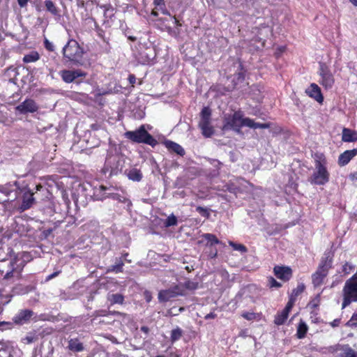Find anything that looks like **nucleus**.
<instances>
[{
	"mask_svg": "<svg viewBox=\"0 0 357 357\" xmlns=\"http://www.w3.org/2000/svg\"><path fill=\"white\" fill-rule=\"evenodd\" d=\"M314 171L308 178L312 185H324L329 181L330 173L327 169V161L322 153H316L314 155Z\"/></svg>",
	"mask_w": 357,
	"mask_h": 357,
	"instance_id": "nucleus-1",
	"label": "nucleus"
},
{
	"mask_svg": "<svg viewBox=\"0 0 357 357\" xmlns=\"http://www.w3.org/2000/svg\"><path fill=\"white\" fill-rule=\"evenodd\" d=\"M62 52L66 61L75 65L82 63L84 50L75 40H69L63 47Z\"/></svg>",
	"mask_w": 357,
	"mask_h": 357,
	"instance_id": "nucleus-2",
	"label": "nucleus"
},
{
	"mask_svg": "<svg viewBox=\"0 0 357 357\" xmlns=\"http://www.w3.org/2000/svg\"><path fill=\"white\" fill-rule=\"evenodd\" d=\"M342 309L349 305L352 302H357V273L346 281L342 289Z\"/></svg>",
	"mask_w": 357,
	"mask_h": 357,
	"instance_id": "nucleus-3",
	"label": "nucleus"
},
{
	"mask_svg": "<svg viewBox=\"0 0 357 357\" xmlns=\"http://www.w3.org/2000/svg\"><path fill=\"white\" fill-rule=\"evenodd\" d=\"M125 137L135 143H143L154 147L158 142L145 129L144 125H142L137 130L127 131Z\"/></svg>",
	"mask_w": 357,
	"mask_h": 357,
	"instance_id": "nucleus-4",
	"label": "nucleus"
},
{
	"mask_svg": "<svg viewBox=\"0 0 357 357\" xmlns=\"http://www.w3.org/2000/svg\"><path fill=\"white\" fill-rule=\"evenodd\" d=\"M318 73L320 77L319 84L326 89H331L334 84L335 79L329 67L324 63H319Z\"/></svg>",
	"mask_w": 357,
	"mask_h": 357,
	"instance_id": "nucleus-5",
	"label": "nucleus"
},
{
	"mask_svg": "<svg viewBox=\"0 0 357 357\" xmlns=\"http://www.w3.org/2000/svg\"><path fill=\"white\" fill-rule=\"evenodd\" d=\"M184 289L180 284L174 285L167 289L161 290L158 293V301L165 303L178 296L183 295Z\"/></svg>",
	"mask_w": 357,
	"mask_h": 357,
	"instance_id": "nucleus-6",
	"label": "nucleus"
},
{
	"mask_svg": "<svg viewBox=\"0 0 357 357\" xmlns=\"http://www.w3.org/2000/svg\"><path fill=\"white\" fill-rule=\"evenodd\" d=\"M243 114L241 111L235 112L233 114L225 118V127L233 129L239 132L242 128V120Z\"/></svg>",
	"mask_w": 357,
	"mask_h": 357,
	"instance_id": "nucleus-7",
	"label": "nucleus"
},
{
	"mask_svg": "<svg viewBox=\"0 0 357 357\" xmlns=\"http://www.w3.org/2000/svg\"><path fill=\"white\" fill-rule=\"evenodd\" d=\"M59 74L63 82L66 83H71L78 77H84L86 73L80 70H63L59 72Z\"/></svg>",
	"mask_w": 357,
	"mask_h": 357,
	"instance_id": "nucleus-8",
	"label": "nucleus"
},
{
	"mask_svg": "<svg viewBox=\"0 0 357 357\" xmlns=\"http://www.w3.org/2000/svg\"><path fill=\"white\" fill-rule=\"evenodd\" d=\"M34 194L35 192L33 190H28L23 193L22 202L19 208L20 211L22 212L30 208L36 203Z\"/></svg>",
	"mask_w": 357,
	"mask_h": 357,
	"instance_id": "nucleus-9",
	"label": "nucleus"
},
{
	"mask_svg": "<svg viewBox=\"0 0 357 357\" xmlns=\"http://www.w3.org/2000/svg\"><path fill=\"white\" fill-rule=\"evenodd\" d=\"M38 107L32 99H26L24 102L16 107V109L21 114L33 113L36 112Z\"/></svg>",
	"mask_w": 357,
	"mask_h": 357,
	"instance_id": "nucleus-10",
	"label": "nucleus"
},
{
	"mask_svg": "<svg viewBox=\"0 0 357 357\" xmlns=\"http://www.w3.org/2000/svg\"><path fill=\"white\" fill-rule=\"evenodd\" d=\"M33 312L29 309L20 310L13 317V321L20 325L27 323L33 315Z\"/></svg>",
	"mask_w": 357,
	"mask_h": 357,
	"instance_id": "nucleus-11",
	"label": "nucleus"
},
{
	"mask_svg": "<svg viewBox=\"0 0 357 357\" xmlns=\"http://www.w3.org/2000/svg\"><path fill=\"white\" fill-rule=\"evenodd\" d=\"M275 275L284 282L288 281L292 276V271L288 266H276L273 268Z\"/></svg>",
	"mask_w": 357,
	"mask_h": 357,
	"instance_id": "nucleus-12",
	"label": "nucleus"
},
{
	"mask_svg": "<svg viewBox=\"0 0 357 357\" xmlns=\"http://www.w3.org/2000/svg\"><path fill=\"white\" fill-rule=\"evenodd\" d=\"M18 259L17 257L13 259L9 264L10 270L8 271L3 277L4 280H9L15 275V271H22L24 267V261H22L20 264H17Z\"/></svg>",
	"mask_w": 357,
	"mask_h": 357,
	"instance_id": "nucleus-13",
	"label": "nucleus"
},
{
	"mask_svg": "<svg viewBox=\"0 0 357 357\" xmlns=\"http://www.w3.org/2000/svg\"><path fill=\"white\" fill-rule=\"evenodd\" d=\"M333 258V254L331 251H326L317 268L328 273L332 268Z\"/></svg>",
	"mask_w": 357,
	"mask_h": 357,
	"instance_id": "nucleus-14",
	"label": "nucleus"
},
{
	"mask_svg": "<svg viewBox=\"0 0 357 357\" xmlns=\"http://www.w3.org/2000/svg\"><path fill=\"white\" fill-rule=\"evenodd\" d=\"M357 155V149L347 150L338 158V165L341 167L347 165Z\"/></svg>",
	"mask_w": 357,
	"mask_h": 357,
	"instance_id": "nucleus-15",
	"label": "nucleus"
},
{
	"mask_svg": "<svg viewBox=\"0 0 357 357\" xmlns=\"http://www.w3.org/2000/svg\"><path fill=\"white\" fill-rule=\"evenodd\" d=\"M306 93L309 96L314 98L317 102H321L323 101L324 98L321 93V89L317 84H312L306 90Z\"/></svg>",
	"mask_w": 357,
	"mask_h": 357,
	"instance_id": "nucleus-16",
	"label": "nucleus"
},
{
	"mask_svg": "<svg viewBox=\"0 0 357 357\" xmlns=\"http://www.w3.org/2000/svg\"><path fill=\"white\" fill-rule=\"evenodd\" d=\"M328 273L326 271H322L319 268L312 275V282L314 287L320 286L323 282L324 278L327 276Z\"/></svg>",
	"mask_w": 357,
	"mask_h": 357,
	"instance_id": "nucleus-17",
	"label": "nucleus"
},
{
	"mask_svg": "<svg viewBox=\"0 0 357 357\" xmlns=\"http://www.w3.org/2000/svg\"><path fill=\"white\" fill-rule=\"evenodd\" d=\"M34 287L31 285H24L22 284H17L12 289V293L14 295H24L32 291Z\"/></svg>",
	"mask_w": 357,
	"mask_h": 357,
	"instance_id": "nucleus-18",
	"label": "nucleus"
},
{
	"mask_svg": "<svg viewBox=\"0 0 357 357\" xmlns=\"http://www.w3.org/2000/svg\"><path fill=\"white\" fill-rule=\"evenodd\" d=\"M342 140L345 142L357 141V131L344 128L342 134Z\"/></svg>",
	"mask_w": 357,
	"mask_h": 357,
	"instance_id": "nucleus-19",
	"label": "nucleus"
},
{
	"mask_svg": "<svg viewBox=\"0 0 357 357\" xmlns=\"http://www.w3.org/2000/svg\"><path fill=\"white\" fill-rule=\"evenodd\" d=\"M165 146L169 150L172 151L178 155L183 156L185 154V151L183 148L179 145L178 144L170 140H166L164 142Z\"/></svg>",
	"mask_w": 357,
	"mask_h": 357,
	"instance_id": "nucleus-20",
	"label": "nucleus"
},
{
	"mask_svg": "<svg viewBox=\"0 0 357 357\" xmlns=\"http://www.w3.org/2000/svg\"><path fill=\"white\" fill-rule=\"evenodd\" d=\"M68 348L73 352H80L84 349L83 344L78 339H70L68 341Z\"/></svg>",
	"mask_w": 357,
	"mask_h": 357,
	"instance_id": "nucleus-21",
	"label": "nucleus"
},
{
	"mask_svg": "<svg viewBox=\"0 0 357 357\" xmlns=\"http://www.w3.org/2000/svg\"><path fill=\"white\" fill-rule=\"evenodd\" d=\"M199 127L201 128L203 135L206 137H211L214 132L211 123H199Z\"/></svg>",
	"mask_w": 357,
	"mask_h": 357,
	"instance_id": "nucleus-22",
	"label": "nucleus"
},
{
	"mask_svg": "<svg viewBox=\"0 0 357 357\" xmlns=\"http://www.w3.org/2000/svg\"><path fill=\"white\" fill-rule=\"evenodd\" d=\"M308 330L307 324L302 320L298 324L296 335L298 339L305 337Z\"/></svg>",
	"mask_w": 357,
	"mask_h": 357,
	"instance_id": "nucleus-23",
	"label": "nucleus"
},
{
	"mask_svg": "<svg viewBox=\"0 0 357 357\" xmlns=\"http://www.w3.org/2000/svg\"><path fill=\"white\" fill-rule=\"evenodd\" d=\"M289 315V312L282 310L280 312L278 313L274 319L275 324L280 326L282 325L284 321L287 320Z\"/></svg>",
	"mask_w": 357,
	"mask_h": 357,
	"instance_id": "nucleus-24",
	"label": "nucleus"
},
{
	"mask_svg": "<svg viewBox=\"0 0 357 357\" xmlns=\"http://www.w3.org/2000/svg\"><path fill=\"white\" fill-rule=\"evenodd\" d=\"M127 176L130 180L133 181H140L142 178V174L140 170L137 169H130Z\"/></svg>",
	"mask_w": 357,
	"mask_h": 357,
	"instance_id": "nucleus-25",
	"label": "nucleus"
},
{
	"mask_svg": "<svg viewBox=\"0 0 357 357\" xmlns=\"http://www.w3.org/2000/svg\"><path fill=\"white\" fill-rule=\"evenodd\" d=\"M340 357H357V351H355L349 345H344Z\"/></svg>",
	"mask_w": 357,
	"mask_h": 357,
	"instance_id": "nucleus-26",
	"label": "nucleus"
},
{
	"mask_svg": "<svg viewBox=\"0 0 357 357\" xmlns=\"http://www.w3.org/2000/svg\"><path fill=\"white\" fill-rule=\"evenodd\" d=\"M107 299L111 304H123L124 296L121 294H112L108 296Z\"/></svg>",
	"mask_w": 357,
	"mask_h": 357,
	"instance_id": "nucleus-27",
	"label": "nucleus"
},
{
	"mask_svg": "<svg viewBox=\"0 0 357 357\" xmlns=\"http://www.w3.org/2000/svg\"><path fill=\"white\" fill-rule=\"evenodd\" d=\"M107 197L112 198V199L116 200V201H118L119 202H126L127 201H129L125 197L121 196V195L117 194V193H110V194H108V195H100L98 199H105Z\"/></svg>",
	"mask_w": 357,
	"mask_h": 357,
	"instance_id": "nucleus-28",
	"label": "nucleus"
},
{
	"mask_svg": "<svg viewBox=\"0 0 357 357\" xmlns=\"http://www.w3.org/2000/svg\"><path fill=\"white\" fill-rule=\"evenodd\" d=\"M211 109L208 107H204L201 112V119L199 123H211Z\"/></svg>",
	"mask_w": 357,
	"mask_h": 357,
	"instance_id": "nucleus-29",
	"label": "nucleus"
},
{
	"mask_svg": "<svg viewBox=\"0 0 357 357\" xmlns=\"http://www.w3.org/2000/svg\"><path fill=\"white\" fill-rule=\"evenodd\" d=\"M45 5L46 7V9L48 12H50L53 15H59V10L56 7L55 4L53 3L51 0H46L45 1Z\"/></svg>",
	"mask_w": 357,
	"mask_h": 357,
	"instance_id": "nucleus-30",
	"label": "nucleus"
},
{
	"mask_svg": "<svg viewBox=\"0 0 357 357\" xmlns=\"http://www.w3.org/2000/svg\"><path fill=\"white\" fill-rule=\"evenodd\" d=\"M40 59V55L37 52H31V53L24 55L23 61L24 63H32L37 61Z\"/></svg>",
	"mask_w": 357,
	"mask_h": 357,
	"instance_id": "nucleus-31",
	"label": "nucleus"
},
{
	"mask_svg": "<svg viewBox=\"0 0 357 357\" xmlns=\"http://www.w3.org/2000/svg\"><path fill=\"white\" fill-rule=\"evenodd\" d=\"M203 238L210 243V245H213L215 244H219L220 241L217 238V237L212 234H204L202 235Z\"/></svg>",
	"mask_w": 357,
	"mask_h": 357,
	"instance_id": "nucleus-32",
	"label": "nucleus"
},
{
	"mask_svg": "<svg viewBox=\"0 0 357 357\" xmlns=\"http://www.w3.org/2000/svg\"><path fill=\"white\" fill-rule=\"evenodd\" d=\"M183 335V331L180 328H176L172 331L171 333V341L174 342L178 340Z\"/></svg>",
	"mask_w": 357,
	"mask_h": 357,
	"instance_id": "nucleus-33",
	"label": "nucleus"
},
{
	"mask_svg": "<svg viewBox=\"0 0 357 357\" xmlns=\"http://www.w3.org/2000/svg\"><path fill=\"white\" fill-rule=\"evenodd\" d=\"M123 262L121 259H116L115 264L111 266L110 270L116 273H121L123 271Z\"/></svg>",
	"mask_w": 357,
	"mask_h": 357,
	"instance_id": "nucleus-34",
	"label": "nucleus"
},
{
	"mask_svg": "<svg viewBox=\"0 0 357 357\" xmlns=\"http://www.w3.org/2000/svg\"><path fill=\"white\" fill-rule=\"evenodd\" d=\"M229 245L231 246L234 250L241 252V253H245L248 251L247 248L243 244L236 243L233 241H229Z\"/></svg>",
	"mask_w": 357,
	"mask_h": 357,
	"instance_id": "nucleus-35",
	"label": "nucleus"
},
{
	"mask_svg": "<svg viewBox=\"0 0 357 357\" xmlns=\"http://www.w3.org/2000/svg\"><path fill=\"white\" fill-rule=\"evenodd\" d=\"M177 222V218L174 214H172L167 217L164 224L166 227H169L176 225Z\"/></svg>",
	"mask_w": 357,
	"mask_h": 357,
	"instance_id": "nucleus-36",
	"label": "nucleus"
},
{
	"mask_svg": "<svg viewBox=\"0 0 357 357\" xmlns=\"http://www.w3.org/2000/svg\"><path fill=\"white\" fill-rule=\"evenodd\" d=\"M13 190L10 188L8 185H0V193L3 195L4 197L10 198L11 194Z\"/></svg>",
	"mask_w": 357,
	"mask_h": 357,
	"instance_id": "nucleus-37",
	"label": "nucleus"
},
{
	"mask_svg": "<svg viewBox=\"0 0 357 357\" xmlns=\"http://www.w3.org/2000/svg\"><path fill=\"white\" fill-rule=\"evenodd\" d=\"M305 285L304 284H300L297 286V287L292 290L291 294L290 297L294 298L295 299L296 297L300 295L303 291L305 290Z\"/></svg>",
	"mask_w": 357,
	"mask_h": 357,
	"instance_id": "nucleus-38",
	"label": "nucleus"
},
{
	"mask_svg": "<svg viewBox=\"0 0 357 357\" xmlns=\"http://www.w3.org/2000/svg\"><path fill=\"white\" fill-rule=\"evenodd\" d=\"M0 357H13L10 349L0 343Z\"/></svg>",
	"mask_w": 357,
	"mask_h": 357,
	"instance_id": "nucleus-39",
	"label": "nucleus"
},
{
	"mask_svg": "<svg viewBox=\"0 0 357 357\" xmlns=\"http://www.w3.org/2000/svg\"><path fill=\"white\" fill-rule=\"evenodd\" d=\"M255 123V122L252 119H251L250 118H243V117L242 127L246 126V127H249L251 128H254Z\"/></svg>",
	"mask_w": 357,
	"mask_h": 357,
	"instance_id": "nucleus-40",
	"label": "nucleus"
},
{
	"mask_svg": "<svg viewBox=\"0 0 357 357\" xmlns=\"http://www.w3.org/2000/svg\"><path fill=\"white\" fill-rule=\"evenodd\" d=\"M354 269V266L349 262H346L342 266V272L344 274H349Z\"/></svg>",
	"mask_w": 357,
	"mask_h": 357,
	"instance_id": "nucleus-41",
	"label": "nucleus"
},
{
	"mask_svg": "<svg viewBox=\"0 0 357 357\" xmlns=\"http://www.w3.org/2000/svg\"><path fill=\"white\" fill-rule=\"evenodd\" d=\"M184 287L189 290H195L198 287V283L193 281H186L184 284Z\"/></svg>",
	"mask_w": 357,
	"mask_h": 357,
	"instance_id": "nucleus-42",
	"label": "nucleus"
},
{
	"mask_svg": "<svg viewBox=\"0 0 357 357\" xmlns=\"http://www.w3.org/2000/svg\"><path fill=\"white\" fill-rule=\"evenodd\" d=\"M196 211L202 216L205 217V218H208L209 215H210V213L208 211L207 208H205L204 207H202V206H197L196 208Z\"/></svg>",
	"mask_w": 357,
	"mask_h": 357,
	"instance_id": "nucleus-43",
	"label": "nucleus"
},
{
	"mask_svg": "<svg viewBox=\"0 0 357 357\" xmlns=\"http://www.w3.org/2000/svg\"><path fill=\"white\" fill-rule=\"evenodd\" d=\"M268 286L271 288L275 287L279 288L282 286V284L278 282L275 279H274L273 277H270L268 278Z\"/></svg>",
	"mask_w": 357,
	"mask_h": 357,
	"instance_id": "nucleus-44",
	"label": "nucleus"
},
{
	"mask_svg": "<svg viewBox=\"0 0 357 357\" xmlns=\"http://www.w3.org/2000/svg\"><path fill=\"white\" fill-rule=\"evenodd\" d=\"M349 326H357V313H354L351 319L347 323Z\"/></svg>",
	"mask_w": 357,
	"mask_h": 357,
	"instance_id": "nucleus-45",
	"label": "nucleus"
},
{
	"mask_svg": "<svg viewBox=\"0 0 357 357\" xmlns=\"http://www.w3.org/2000/svg\"><path fill=\"white\" fill-rule=\"evenodd\" d=\"M44 45H45V47L50 51V52H54V44L50 42V40H48L47 38L45 39L44 40Z\"/></svg>",
	"mask_w": 357,
	"mask_h": 357,
	"instance_id": "nucleus-46",
	"label": "nucleus"
},
{
	"mask_svg": "<svg viewBox=\"0 0 357 357\" xmlns=\"http://www.w3.org/2000/svg\"><path fill=\"white\" fill-rule=\"evenodd\" d=\"M295 301H296V300H295L294 298L290 297L289 298V301H288L286 307L283 310H284L285 311H287V312L289 313V312L291 310V308H292Z\"/></svg>",
	"mask_w": 357,
	"mask_h": 357,
	"instance_id": "nucleus-47",
	"label": "nucleus"
},
{
	"mask_svg": "<svg viewBox=\"0 0 357 357\" xmlns=\"http://www.w3.org/2000/svg\"><path fill=\"white\" fill-rule=\"evenodd\" d=\"M17 198V194L15 192L14 196H12L11 198H6L4 197L2 194L0 193V202H13Z\"/></svg>",
	"mask_w": 357,
	"mask_h": 357,
	"instance_id": "nucleus-48",
	"label": "nucleus"
},
{
	"mask_svg": "<svg viewBox=\"0 0 357 357\" xmlns=\"http://www.w3.org/2000/svg\"><path fill=\"white\" fill-rule=\"evenodd\" d=\"M241 316L247 320H252L256 317V314L254 312H243Z\"/></svg>",
	"mask_w": 357,
	"mask_h": 357,
	"instance_id": "nucleus-49",
	"label": "nucleus"
},
{
	"mask_svg": "<svg viewBox=\"0 0 357 357\" xmlns=\"http://www.w3.org/2000/svg\"><path fill=\"white\" fill-rule=\"evenodd\" d=\"M144 299L146 300V301L147 303H149L151 301V299H152L151 293L149 291L146 290L144 292Z\"/></svg>",
	"mask_w": 357,
	"mask_h": 357,
	"instance_id": "nucleus-50",
	"label": "nucleus"
},
{
	"mask_svg": "<svg viewBox=\"0 0 357 357\" xmlns=\"http://www.w3.org/2000/svg\"><path fill=\"white\" fill-rule=\"evenodd\" d=\"M250 287L247 288V289H242L239 293L236 296V298L237 300V301H238L239 298L243 296H247V292L248 291Z\"/></svg>",
	"mask_w": 357,
	"mask_h": 357,
	"instance_id": "nucleus-51",
	"label": "nucleus"
},
{
	"mask_svg": "<svg viewBox=\"0 0 357 357\" xmlns=\"http://www.w3.org/2000/svg\"><path fill=\"white\" fill-rule=\"evenodd\" d=\"M6 73H8L9 74L12 73L14 77H16L17 75L18 74L17 72V68H14V67L8 68L6 70Z\"/></svg>",
	"mask_w": 357,
	"mask_h": 357,
	"instance_id": "nucleus-52",
	"label": "nucleus"
},
{
	"mask_svg": "<svg viewBox=\"0 0 357 357\" xmlns=\"http://www.w3.org/2000/svg\"><path fill=\"white\" fill-rule=\"evenodd\" d=\"M269 128V124H268V123H255L254 129H256V128Z\"/></svg>",
	"mask_w": 357,
	"mask_h": 357,
	"instance_id": "nucleus-53",
	"label": "nucleus"
},
{
	"mask_svg": "<svg viewBox=\"0 0 357 357\" xmlns=\"http://www.w3.org/2000/svg\"><path fill=\"white\" fill-rule=\"evenodd\" d=\"M153 4L155 6H165V0H153Z\"/></svg>",
	"mask_w": 357,
	"mask_h": 357,
	"instance_id": "nucleus-54",
	"label": "nucleus"
},
{
	"mask_svg": "<svg viewBox=\"0 0 357 357\" xmlns=\"http://www.w3.org/2000/svg\"><path fill=\"white\" fill-rule=\"evenodd\" d=\"M128 81H129L130 84L133 85L136 82V77H135V76L134 75H132V74L129 75V76H128Z\"/></svg>",
	"mask_w": 357,
	"mask_h": 357,
	"instance_id": "nucleus-55",
	"label": "nucleus"
},
{
	"mask_svg": "<svg viewBox=\"0 0 357 357\" xmlns=\"http://www.w3.org/2000/svg\"><path fill=\"white\" fill-rule=\"evenodd\" d=\"M19 6L21 8H24L27 5L29 0H17Z\"/></svg>",
	"mask_w": 357,
	"mask_h": 357,
	"instance_id": "nucleus-56",
	"label": "nucleus"
},
{
	"mask_svg": "<svg viewBox=\"0 0 357 357\" xmlns=\"http://www.w3.org/2000/svg\"><path fill=\"white\" fill-rule=\"evenodd\" d=\"M340 323V319H336L331 323V326L334 328V327L339 326Z\"/></svg>",
	"mask_w": 357,
	"mask_h": 357,
	"instance_id": "nucleus-57",
	"label": "nucleus"
},
{
	"mask_svg": "<svg viewBox=\"0 0 357 357\" xmlns=\"http://www.w3.org/2000/svg\"><path fill=\"white\" fill-rule=\"evenodd\" d=\"M216 317V314L215 313L211 312L207 314L205 316V319H215Z\"/></svg>",
	"mask_w": 357,
	"mask_h": 357,
	"instance_id": "nucleus-58",
	"label": "nucleus"
},
{
	"mask_svg": "<svg viewBox=\"0 0 357 357\" xmlns=\"http://www.w3.org/2000/svg\"><path fill=\"white\" fill-rule=\"evenodd\" d=\"M59 272H54L52 274L47 276V280H50L54 278V277L57 276L59 275Z\"/></svg>",
	"mask_w": 357,
	"mask_h": 357,
	"instance_id": "nucleus-59",
	"label": "nucleus"
},
{
	"mask_svg": "<svg viewBox=\"0 0 357 357\" xmlns=\"http://www.w3.org/2000/svg\"><path fill=\"white\" fill-rule=\"evenodd\" d=\"M141 331L147 334L149 332V328L147 326H143L141 327Z\"/></svg>",
	"mask_w": 357,
	"mask_h": 357,
	"instance_id": "nucleus-60",
	"label": "nucleus"
},
{
	"mask_svg": "<svg viewBox=\"0 0 357 357\" xmlns=\"http://www.w3.org/2000/svg\"><path fill=\"white\" fill-rule=\"evenodd\" d=\"M17 278V279H20L22 278V271H15V275Z\"/></svg>",
	"mask_w": 357,
	"mask_h": 357,
	"instance_id": "nucleus-61",
	"label": "nucleus"
},
{
	"mask_svg": "<svg viewBox=\"0 0 357 357\" xmlns=\"http://www.w3.org/2000/svg\"><path fill=\"white\" fill-rule=\"evenodd\" d=\"M27 343L30 344L33 341V337H26L24 339Z\"/></svg>",
	"mask_w": 357,
	"mask_h": 357,
	"instance_id": "nucleus-62",
	"label": "nucleus"
},
{
	"mask_svg": "<svg viewBox=\"0 0 357 357\" xmlns=\"http://www.w3.org/2000/svg\"><path fill=\"white\" fill-rule=\"evenodd\" d=\"M238 79L243 80L244 79V75L243 73H238Z\"/></svg>",
	"mask_w": 357,
	"mask_h": 357,
	"instance_id": "nucleus-63",
	"label": "nucleus"
},
{
	"mask_svg": "<svg viewBox=\"0 0 357 357\" xmlns=\"http://www.w3.org/2000/svg\"><path fill=\"white\" fill-rule=\"evenodd\" d=\"M106 190H107V187H105L104 185H100V188H99V190L102 191V192H104Z\"/></svg>",
	"mask_w": 357,
	"mask_h": 357,
	"instance_id": "nucleus-64",
	"label": "nucleus"
}]
</instances>
